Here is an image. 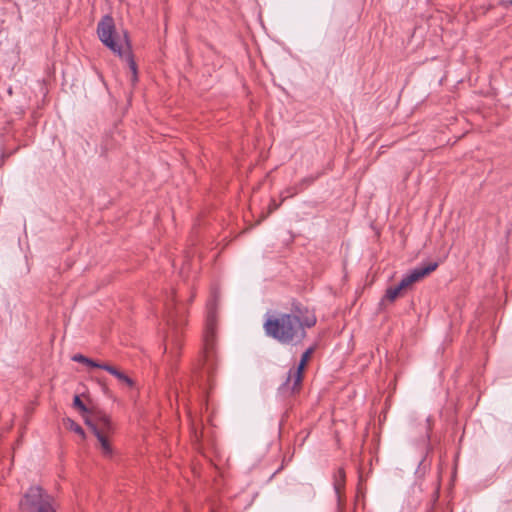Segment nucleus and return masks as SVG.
Returning a JSON list of instances; mask_svg holds the SVG:
<instances>
[{
  "mask_svg": "<svg viewBox=\"0 0 512 512\" xmlns=\"http://www.w3.org/2000/svg\"><path fill=\"white\" fill-rule=\"evenodd\" d=\"M438 267L437 262H428L425 264H421L412 269L409 273L404 275L401 281L394 287H389L384 297L382 298V302L389 301L394 302L396 298L400 295L401 291L411 286L413 283L421 280L425 276L429 275Z\"/></svg>",
  "mask_w": 512,
  "mask_h": 512,
  "instance_id": "obj_4",
  "label": "nucleus"
},
{
  "mask_svg": "<svg viewBox=\"0 0 512 512\" xmlns=\"http://www.w3.org/2000/svg\"><path fill=\"white\" fill-rule=\"evenodd\" d=\"M316 323L314 315L301 321L298 316L283 314L279 317L269 318L264 328L267 335L281 343L298 342L305 336V327H311Z\"/></svg>",
  "mask_w": 512,
  "mask_h": 512,
  "instance_id": "obj_2",
  "label": "nucleus"
},
{
  "mask_svg": "<svg viewBox=\"0 0 512 512\" xmlns=\"http://www.w3.org/2000/svg\"><path fill=\"white\" fill-rule=\"evenodd\" d=\"M501 5L504 6L505 8H508L512 6V0L501 1Z\"/></svg>",
  "mask_w": 512,
  "mask_h": 512,
  "instance_id": "obj_12",
  "label": "nucleus"
},
{
  "mask_svg": "<svg viewBox=\"0 0 512 512\" xmlns=\"http://www.w3.org/2000/svg\"><path fill=\"white\" fill-rule=\"evenodd\" d=\"M278 205L273 201L270 205V212L277 209Z\"/></svg>",
  "mask_w": 512,
  "mask_h": 512,
  "instance_id": "obj_14",
  "label": "nucleus"
},
{
  "mask_svg": "<svg viewBox=\"0 0 512 512\" xmlns=\"http://www.w3.org/2000/svg\"><path fill=\"white\" fill-rule=\"evenodd\" d=\"M20 512H55L51 497L40 487L32 486L20 501Z\"/></svg>",
  "mask_w": 512,
  "mask_h": 512,
  "instance_id": "obj_5",
  "label": "nucleus"
},
{
  "mask_svg": "<svg viewBox=\"0 0 512 512\" xmlns=\"http://www.w3.org/2000/svg\"><path fill=\"white\" fill-rule=\"evenodd\" d=\"M64 425L67 429L74 431L75 433L79 434L81 437H85L84 430L72 419L67 418L64 420Z\"/></svg>",
  "mask_w": 512,
  "mask_h": 512,
  "instance_id": "obj_11",
  "label": "nucleus"
},
{
  "mask_svg": "<svg viewBox=\"0 0 512 512\" xmlns=\"http://www.w3.org/2000/svg\"><path fill=\"white\" fill-rule=\"evenodd\" d=\"M101 369L106 370L107 372H109L110 374L115 376L120 383H122L128 387H132L134 384L133 380L129 376H127L126 374L119 371L118 369H116L113 366L104 364V366H101Z\"/></svg>",
  "mask_w": 512,
  "mask_h": 512,
  "instance_id": "obj_9",
  "label": "nucleus"
},
{
  "mask_svg": "<svg viewBox=\"0 0 512 512\" xmlns=\"http://www.w3.org/2000/svg\"><path fill=\"white\" fill-rule=\"evenodd\" d=\"M73 406L80 411L85 424L95 435L101 454L104 457H111L114 453L112 437L115 433V426L110 417L101 410L88 408L77 395L74 397Z\"/></svg>",
  "mask_w": 512,
  "mask_h": 512,
  "instance_id": "obj_1",
  "label": "nucleus"
},
{
  "mask_svg": "<svg viewBox=\"0 0 512 512\" xmlns=\"http://www.w3.org/2000/svg\"><path fill=\"white\" fill-rule=\"evenodd\" d=\"M72 360L80 363H84L88 366L95 367V368H101V366H104V364L97 363L87 357H85L82 354H76L72 357Z\"/></svg>",
  "mask_w": 512,
  "mask_h": 512,
  "instance_id": "obj_10",
  "label": "nucleus"
},
{
  "mask_svg": "<svg viewBox=\"0 0 512 512\" xmlns=\"http://www.w3.org/2000/svg\"><path fill=\"white\" fill-rule=\"evenodd\" d=\"M346 474L343 468H338L332 475V486L336 500V512H342L345 506Z\"/></svg>",
  "mask_w": 512,
  "mask_h": 512,
  "instance_id": "obj_6",
  "label": "nucleus"
},
{
  "mask_svg": "<svg viewBox=\"0 0 512 512\" xmlns=\"http://www.w3.org/2000/svg\"><path fill=\"white\" fill-rule=\"evenodd\" d=\"M97 33L101 42L119 56H126L131 72V81L137 80V68L134 60L128 52L129 42L126 33L119 34L115 31L114 21L110 16H105L97 27Z\"/></svg>",
  "mask_w": 512,
  "mask_h": 512,
  "instance_id": "obj_3",
  "label": "nucleus"
},
{
  "mask_svg": "<svg viewBox=\"0 0 512 512\" xmlns=\"http://www.w3.org/2000/svg\"><path fill=\"white\" fill-rule=\"evenodd\" d=\"M312 352H313L312 348L306 350L301 357V361H300L297 369L291 370L289 372L286 385L290 386L292 391H295L298 388V386L300 385L301 380H302L303 370H304L307 362L311 358Z\"/></svg>",
  "mask_w": 512,
  "mask_h": 512,
  "instance_id": "obj_7",
  "label": "nucleus"
},
{
  "mask_svg": "<svg viewBox=\"0 0 512 512\" xmlns=\"http://www.w3.org/2000/svg\"><path fill=\"white\" fill-rule=\"evenodd\" d=\"M215 327H216V317L209 308V313L206 320L205 332H204V345L207 352L213 349L214 345V335H215Z\"/></svg>",
  "mask_w": 512,
  "mask_h": 512,
  "instance_id": "obj_8",
  "label": "nucleus"
},
{
  "mask_svg": "<svg viewBox=\"0 0 512 512\" xmlns=\"http://www.w3.org/2000/svg\"><path fill=\"white\" fill-rule=\"evenodd\" d=\"M296 192L293 190V191H289L285 196H283V199L285 198H289L291 196H293Z\"/></svg>",
  "mask_w": 512,
  "mask_h": 512,
  "instance_id": "obj_13",
  "label": "nucleus"
}]
</instances>
